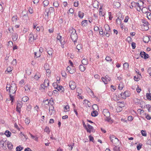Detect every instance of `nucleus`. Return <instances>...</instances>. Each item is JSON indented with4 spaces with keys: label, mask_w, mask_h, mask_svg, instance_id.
<instances>
[{
    "label": "nucleus",
    "mask_w": 151,
    "mask_h": 151,
    "mask_svg": "<svg viewBox=\"0 0 151 151\" xmlns=\"http://www.w3.org/2000/svg\"><path fill=\"white\" fill-rule=\"evenodd\" d=\"M82 45L81 44L78 45L76 47V49H77L79 51L82 48Z\"/></svg>",
    "instance_id": "79ce46f5"
},
{
    "label": "nucleus",
    "mask_w": 151,
    "mask_h": 151,
    "mask_svg": "<svg viewBox=\"0 0 151 151\" xmlns=\"http://www.w3.org/2000/svg\"><path fill=\"white\" fill-rule=\"evenodd\" d=\"M80 70L81 71H84L86 69V67L83 65H80L79 66Z\"/></svg>",
    "instance_id": "5701e85b"
},
{
    "label": "nucleus",
    "mask_w": 151,
    "mask_h": 151,
    "mask_svg": "<svg viewBox=\"0 0 151 151\" xmlns=\"http://www.w3.org/2000/svg\"><path fill=\"white\" fill-rule=\"evenodd\" d=\"M116 137L113 135H110V137L109 138H110V139H111V141L112 142H113V141L114 140L115 138Z\"/></svg>",
    "instance_id": "c9c22d12"
},
{
    "label": "nucleus",
    "mask_w": 151,
    "mask_h": 151,
    "mask_svg": "<svg viewBox=\"0 0 151 151\" xmlns=\"http://www.w3.org/2000/svg\"><path fill=\"white\" fill-rule=\"evenodd\" d=\"M98 112L94 110L91 113V115L92 116L95 117L98 115Z\"/></svg>",
    "instance_id": "6ab92c4d"
},
{
    "label": "nucleus",
    "mask_w": 151,
    "mask_h": 151,
    "mask_svg": "<svg viewBox=\"0 0 151 151\" xmlns=\"http://www.w3.org/2000/svg\"><path fill=\"white\" fill-rule=\"evenodd\" d=\"M147 18L149 19V18H151V13L149 12H148L147 13Z\"/></svg>",
    "instance_id": "680f3d73"
},
{
    "label": "nucleus",
    "mask_w": 151,
    "mask_h": 151,
    "mask_svg": "<svg viewBox=\"0 0 151 151\" xmlns=\"http://www.w3.org/2000/svg\"><path fill=\"white\" fill-rule=\"evenodd\" d=\"M56 89L60 91H61V92H63L64 90V88L61 86H59Z\"/></svg>",
    "instance_id": "f3484780"
},
{
    "label": "nucleus",
    "mask_w": 151,
    "mask_h": 151,
    "mask_svg": "<svg viewBox=\"0 0 151 151\" xmlns=\"http://www.w3.org/2000/svg\"><path fill=\"white\" fill-rule=\"evenodd\" d=\"M121 96H123L122 98L124 99H126V97H128L129 96L128 91H125L124 93H122L121 94Z\"/></svg>",
    "instance_id": "9b49d317"
},
{
    "label": "nucleus",
    "mask_w": 151,
    "mask_h": 151,
    "mask_svg": "<svg viewBox=\"0 0 151 151\" xmlns=\"http://www.w3.org/2000/svg\"><path fill=\"white\" fill-rule=\"evenodd\" d=\"M104 28L106 32H111V29L109 26L108 24H105L104 25Z\"/></svg>",
    "instance_id": "ddd939ff"
},
{
    "label": "nucleus",
    "mask_w": 151,
    "mask_h": 151,
    "mask_svg": "<svg viewBox=\"0 0 151 151\" xmlns=\"http://www.w3.org/2000/svg\"><path fill=\"white\" fill-rule=\"evenodd\" d=\"M99 14L100 16L103 17L105 14V13L104 12H102L100 10Z\"/></svg>",
    "instance_id": "e2e57ef3"
},
{
    "label": "nucleus",
    "mask_w": 151,
    "mask_h": 151,
    "mask_svg": "<svg viewBox=\"0 0 151 151\" xmlns=\"http://www.w3.org/2000/svg\"><path fill=\"white\" fill-rule=\"evenodd\" d=\"M89 140L90 141H91L93 142L94 138L92 136H91V135H90L89 136Z\"/></svg>",
    "instance_id": "774afa93"
},
{
    "label": "nucleus",
    "mask_w": 151,
    "mask_h": 151,
    "mask_svg": "<svg viewBox=\"0 0 151 151\" xmlns=\"http://www.w3.org/2000/svg\"><path fill=\"white\" fill-rule=\"evenodd\" d=\"M54 12V9L53 7H50L49 8L46 9L44 13L45 17L48 18L49 14H50L51 12Z\"/></svg>",
    "instance_id": "20e7f679"
},
{
    "label": "nucleus",
    "mask_w": 151,
    "mask_h": 151,
    "mask_svg": "<svg viewBox=\"0 0 151 151\" xmlns=\"http://www.w3.org/2000/svg\"><path fill=\"white\" fill-rule=\"evenodd\" d=\"M30 122V119H29L28 118H27L25 120V122L26 124H28Z\"/></svg>",
    "instance_id": "69168bd1"
},
{
    "label": "nucleus",
    "mask_w": 151,
    "mask_h": 151,
    "mask_svg": "<svg viewBox=\"0 0 151 151\" xmlns=\"http://www.w3.org/2000/svg\"><path fill=\"white\" fill-rule=\"evenodd\" d=\"M52 85L53 87L55 89H57V87L58 86V83L56 82H54L52 84Z\"/></svg>",
    "instance_id": "ea45409f"
},
{
    "label": "nucleus",
    "mask_w": 151,
    "mask_h": 151,
    "mask_svg": "<svg viewBox=\"0 0 151 151\" xmlns=\"http://www.w3.org/2000/svg\"><path fill=\"white\" fill-rule=\"evenodd\" d=\"M82 63L83 65H87L88 64L87 60L86 59L84 58L82 60Z\"/></svg>",
    "instance_id": "412c9836"
},
{
    "label": "nucleus",
    "mask_w": 151,
    "mask_h": 151,
    "mask_svg": "<svg viewBox=\"0 0 151 151\" xmlns=\"http://www.w3.org/2000/svg\"><path fill=\"white\" fill-rule=\"evenodd\" d=\"M4 134L8 137H10L12 134L11 132L8 130H6Z\"/></svg>",
    "instance_id": "dca6fc26"
},
{
    "label": "nucleus",
    "mask_w": 151,
    "mask_h": 151,
    "mask_svg": "<svg viewBox=\"0 0 151 151\" xmlns=\"http://www.w3.org/2000/svg\"><path fill=\"white\" fill-rule=\"evenodd\" d=\"M18 36V35L17 33H14L12 35V38L13 40L14 41H16L17 39Z\"/></svg>",
    "instance_id": "2eb2a0df"
},
{
    "label": "nucleus",
    "mask_w": 151,
    "mask_h": 151,
    "mask_svg": "<svg viewBox=\"0 0 151 151\" xmlns=\"http://www.w3.org/2000/svg\"><path fill=\"white\" fill-rule=\"evenodd\" d=\"M92 108L93 110L96 111L98 109V107L96 104H94L92 106Z\"/></svg>",
    "instance_id": "72a5a7b5"
},
{
    "label": "nucleus",
    "mask_w": 151,
    "mask_h": 151,
    "mask_svg": "<svg viewBox=\"0 0 151 151\" xmlns=\"http://www.w3.org/2000/svg\"><path fill=\"white\" fill-rule=\"evenodd\" d=\"M69 106L68 105L64 107V110L65 111H69Z\"/></svg>",
    "instance_id": "09e8293b"
},
{
    "label": "nucleus",
    "mask_w": 151,
    "mask_h": 151,
    "mask_svg": "<svg viewBox=\"0 0 151 151\" xmlns=\"http://www.w3.org/2000/svg\"><path fill=\"white\" fill-rule=\"evenodd\" d=\"M61 44V46L62 48L64 47V45L65 43L64 40L63 39L62 40H60V41Z\"/></svg>",
    "instance_id": "cd10ccee"
},
{
    "label": "nucleus",
    "mask_w": 151,
    "mask_h": 151,
    "mask_svg": "<svg viewBox=\"0 0 151 151\" xmlns=\"http://www.w3.org/2000/svg\"><path fill=\"white\" fill-rule=\"evenodd\" d=\"M101 79L105 84H107L108 81H110L111 80V78L107 75L105 77H102Z\"/></svg>",
    "instance_id": "423d86ee"
},
{
    "label": "nucleus",
    "mask_w": 151,
    "mask_h": 151,
    "mask_svg": "<svg viewBox=\"0 0 151 151\" xmlns=\"http://www.w3.org/2000/svg\"><path fill=\"white\" fill-rule=\"evenodd\" d=\"M29 134H30V136H31V138H32L33 139H35L36 140H37L38 139L37 137H35V136H33V135H32L31 133H29Z\"/></svg>",
    "instance_id": "8fccbe9b"
},
{
    "label": "nucleus",
    "mask_w": 151,
    "mask_h": 151,
    "mask_svg": "<svg viewBox=\"0 0 151 151\" xmlns=\"http://www.w3.org/2000/svg\"><path fill=\"white\" fill-rule=\"evenodd\" d=\"M142 22H143V23H144L145 24V26H147L149 24V23L148 22L145 20H143Z\"/></svg>",
    "instance_id": "de8ad7c7"
},
{
    "label": "nucleus",
    "mask_w": 151,
    "mask_h": 151,
    "mask_svg": "<svg viewBox=\"0 0 151 151\" xmlns=\"http://www.w3.org/2000/svg\"><path fill=\"white\" fill-rule=\"evenodd\" d=\"M105 59L108 62L111 61L112 60L111 58L109 56H106V58Z\"/></svg>",
    "instance_id": "58836bf2"
},
{
    "label": "nucleus",
    "mask_w": 151,
    "mask_h": 151,
    "mask_svg": "<svg viewBox=\"0 0 151 151\" xmlns=\"http://www.w3.org/2000/svg\"><path fill=\"white\" fill-rule=\"evenodd\" d=\"M132 46L133 49H134L136 47V43L134 42H132Z\"/></svg>",
    "instance_id": "4d7b16f0"
},
{
    "label": "nucleus",
    "mask_w": 151,
    "mask_h": 151,
    "mask_svg": "<svg viewBox=\"0 0 151 151\" xmlns=\"http://www.w3.org/2000/svg\"><path fill=\"white\" fill-rule=\"evenodd\" d=\"M141 10L142 12L144 13H147V12L148 11L147 8L145 7H143L142 8H141Z\"/></svg>",
    "instance_id": "bb28decb"
},
{
    "label": "nucleus",
    "mask_w": 151,
    "mask_h": 151,
    "mask_svg": "<svg viewBox=\"0 0 151 151\" xmlns=\"http://www.w3.org/2000/svg\"><path fill=\"white\" fill-rule=\"evenodd\" d=\"M73 68V66L70 67L68 66L67 68L66 69L70 73L73 74L76 71L75 69Z\"/></svg>",
    "instance_id": "1a4fd4ad"
},
{
    "label": "nucleus",
    "mask_w": 151,
    "mask_h": 151,
    "mask_svg": "<svg viewBox=\"0 0 151 151\" xmlns=\"http://www.w3.org/2000/svg\"><path fill=\"white\" fill-rule=\"evenodd\" d=\"M69 86L71 89L73 90L76 88V84L73 81H70L69 83Z\"/></svg>",
    "instance_id": "0eeeda50"
},
{
    "label": "nucleus",
    "mask_w": 151,
    "mask_h": 151,
    "mask_svg": "<svg viewBox=\"0 0 151 151\" xmlns=\"http://www.w3.org/2000/svg\"><path fill=\"white\" fill-rule=\"evenodd\" d=\"M129 19V17L128 16H127L125 17V19L124 20V22H127L128 21V20Z\"/></svg>",
    "instance_id": "6e6d98bb"
},
{
    "label": "nucleus",
    "mask_w": 151,
    "mask_h": 151,
    "mask_svg": "<svg viewBox=\"0 0 151 151\" xmlns=\"http://www.w3.org/2000/svg\"><path fill=\"white\" fill-rule=\"evenodd\" d=\"M49 1L48 0H45L43 2V4L45 7L47 6L49 4Z\"/></svg>",
    "instance_id": "c756f323"
},
{
    "label": "nucleus",
    "mask_w": 151,
    "mask_h": 151,
    "mask_svg": "<svg viewBox=\"0 0 151 151\" xmlns=\"http://www.w3.org/2000/svg\"><path fill=\"white\" fill-rule=\"evenodd\" d=\"M7 145L8 148L10 150L12 149L13 147V145L11 142L9 141H7Z\"/></svg>",
    "instance_id": "4468645a"
},
{
    "label": "nucleus",
    "mask_w": 151,
    "mask_h": 151,
    "mask_svg": "<svg viewBox=\"0 0 151 151\" xmlns=\"http://www.w3.org/2000/svg\"><path fill=\"white\" fill-rule=\"evenodd\" d=\"M53 6L56 8H58L59 6V4L57 1H55L53 3Z\"/></svg>",
    "instance_id": "f704fd0d"
},
{
    "label": "nucleus",
    "mask_w": 151,
    "mask_h": 151,
    "mask_svg": "<svg viewBox=\"0 0 151 151\" xmlns=\"http://www.w3.org/2000/svg\"><path fill=\"white\" fill-rule=\"evenodd\" d=\"M139 2L137 3V6L139 8V10H137V11H138L140 12V10L141 9V6L140 5V4H139V3H141L142 4H143V3L142 1H139Z\"/></svg>",
    "instance_id": "b1692460"
},
{
    "label": "nucleus",
    "mask_w": 151,
    "mask_h": 151,
    "mask_svg": "<svg viewBox=\"0 0 151 151\" xmlns=\"http://www.w3.org/2000/svg\"><path fill=\"white\" fill-rule=\"evenodd\" d=\"M41 55L40 54H37V52H35V57H36L37 58L40 57Z\"/></svg>",
    "instance_id": "603ef678"
},
{
    "label": "nucleus",
    "mask_w": 151,
    "mask_h": 151,
    "mask_svg": "<svg viewBox=\"0 0 151 151\" xmlns=\"http://www.w3.org/2000/svg\"><path fill=\"white\" fill-rule=\"evenodd\" d=\"M24 80L23 79H22L19 82V84L21 86H23V85L24 84Z\"/></svg>",
    "instance_id": "864d4df0"
},
{
    "label": "nucleus",
    "mask_w": 151,
    "mask_h": 151,
    "mask_svg": "<svg viewBox=\"0 0 151 151\" xmlns=\"http://www.w3.org/2000/svg\"><path fill=\"white\" fill-rule=\"evenodd\" d=\"M12 94H11V93H10V100H11L12 102H13V100H14L13 96L12 95Z\"/></svg>",
    "instance_id": "bf43d9fd"
},
{
    "label": "nucleus",
    "mask_w": 151,
    "mask_h": 151,
    "mask_svg": "<svg viewBox=\"0 0 151 151\" xmlns=\"http://www.w3.org/2000/svg\"><path fill=\"white\" fill-rule=\"evenodd\" d=\"M87 20H85L82 21L81 24L83 26H86L87 25Z\"/></svg>",
    "instance_id": "c85d7f7f"
},
{
    "label": "nucleus",
    "mask_w": 151,
    "mask_h": 151,
    "mask_svg": "<svg viewBox=\"0 0 151 151\" xmlns=\"http://www.w3.org/2000/svg\"><path fill=\"white\" fill-rule=\"evenodd\" d=\"M45 131L47 133H49L50 132L49 128L48 127H46L45 129Z\"/></svg>",
    "instance_id": "3c124183"
},
{
    "label": "nucleus",
    "mask_w": 151,
    "mask_h": 151,
    "mask_svg": "<svg viewBox=\"0 0 151 151\" xmlns=\"http://www.w3.org/2000/svg\"><path fill=\"white\" fill-rule=\"evenodd\" d=\"M118 108L119 109L120 108V110H122V108L124 107L125 106V104H124V102H118Z\"/></svg>",
    "instance_id": "f8f14e48"
},
{
    "label": "nucleus",
    "mask_w": 151,
    "mask_h": 151,
    "mask_svg": "<svg viewBox=\"0 0 151 151\" xmlns=\"http://www.w3.org/2000/svg\"><path fill=\"white\" fill-rule=\"evenodd\" d=\"M41 75L40 74L37 73L34 76V78L36 80H38V79L40 78Z\"/></svg>",
    "instance_id": "a211bd4d"
},
{
    "label": "nucleus",
    "mask_w": 151,
    "mask_h": 151,
    "mask_svg": "<svg viewBox=\"0 0 151 151\" xmlns=\"http://www.w3.org/2000/svg\"><path fill=\"white\" fill-rule=\"evenodd\" d=\"M74 6L76 7H77L78 6V1H75L74 4Z\"/></svg>",
    "instance_id": "052dcab7"
},
{
    "label": "nucleus",
    "mask_w": 151,
    "mask_h": 151,
    "mask_svg": "<svg viewBox=\"0 0 151 151\" xmlns=\"http://www.w3.org/2000/svg\"><path fill=\"white\" fill-rule=\"evenodd\" d=\"M142 144H139V145L137 146V148L138 150H139L142 147Z\"/></svg>",
    "instance_id": "13d9d810"
},
{
    "label": "nucleus",
    "mask_w": 151,
    "mask_h": 151,
    "mask_svg": "<svg viewBox=\"0 0 151 151\" xmlns=\"http://www.w3.org/2000/svg\"><path fill=\"white\" fill-rule=\"evenodd\" d=\"M12 64L15 65L17 64V60L16 59H14L12 62Z\"/></svg>",
    "instance_id": "5fc2aeb1"
},
{
    "label": "nucleus",
    "mask_w": 151,
    "mask_h": 151,
    "mask_svg": "<svg viewBox=\"0 0 151 151\" xmlns=\"http://www.w3.org/2000/svg\"><path fill=\"white\" fill-rule=\"evenodd\" d=\"M69 32L71 33L70 37L72 41L74 42H76L78 39V36L77 34L76 33V30L72 28V29H70Z\"/></svg>",
    "instance_id": "f03ea898"
},
{
    "label": "nucleus",
    "mask_w": 151,
    "mask_h": 151,
    "mask_svg": "<svg viewBox=\"0 0 151 151\" xmlns=\"http://www.w3.org/2000/svg\"><path fill=\"white\" fill-rule=\"evenodd\" d=\"M114 4H115V5L117 7H118L120 6V4L118 2H115L114 3Z\"/></svg>",
    "instance_id": "0e129e2a"
},
{
    "label": "nucleus",
    "mask_w": 151,
    "mask_h": 151,
    "mask_svg": "<svg viewBox=\"0 0 151 151\" xmlns=\"http://www.w3.org/2000/svg\"><path fill=\"white\" fill-rule=\"evenodd\" d=\"M17 16L16 15L14 16H13L12 18V21L13 22H16L17 21Z\"/></svg>",
    "instance_id": "473e14b6"
},
{
    "label": "nucleus",
    "mask_w": 151,
    "mask_h": 151,
    "mask_svg": "<svg viewBox=\"0 0 151 151\" xmlns=\"http://www.w3.org/2000/svg\"><path fill=\"white\" fill-rule=\"evenodd\" d=\"M132 5L133 7H136L137 5V3H135L134 1L131 2Z\"/></svg>",
    "instance_id": "338daca9"
},
{
    "label": "nucleus",
    "mask_w": 151,
    "mask_h": 151,
    "mask_svg": "<svg viewBox=\"0 0 151 151\" xmlns=\"http://www.w3.org/2000/svg\"><path fill=\"white\" fill-rule=\"evenodd\" d=\"M54 106H52L51 105L50 106H49V111H52L53 112L54 111Z\"/></svg>",
    "instance_id": "a18cd8bd"
},
{
    "label": "nucleus",
    "mask_w": 151,
    "mask_h": 151,
    "mask_svg": "<svg viewBox=\"0 0 151 151\" xmlns=\"http://www.w3.org/2000/svg\"><path fill=\"white\" fill-rule=\"evenodd\" d=\"M116 22L117 24H121L122 22V20L119 17H118L116 19Z\"/></svg>",
    "instance_id": "4c0bfd02"
},
{
    "label": "nucleus",
    "mask_w": 151,
    "mask_h": 151,
    "mask_svg": "<svg viewBox=\"0 0 151 151\" xmlns=\"http://www.w3.org/2000/svg\"><path fill=\"white\" fill-rule=\"evenodd\" d=\"M23 147H20V146L17 147L16 148V151H20L23 149Z\"/></svg>",
    "instance_id": "a19ab883"
},
{
    "label": "nucleus",
    "mask_w": 151,
    "mask_h": 151,
    "mask_svg": "<svg viewBox=\"0 0 151 151\" xmlns=\"http://www.w3.org/2000/svg\"><path fill=\"white\" fill-rule=\"evenodd\" d=\"M37 36H35L33 34H30L29 36V42L30 43H32L34 40H36Z\"/></svg>",
    "instance_id": "39448f33"
},
{
    "label": "nucleus",
    "mask_w": 151,
    "mask_h": 151,
    "mask_svg": "<svg viewBox=\"0 0 151 151\" xmlns=\"http://www.w3.org/2000/svg\"><path fill=\"white\" fill-rule=\"evenodd\" d=\"M134 103L137 104H139L140 103V100L137 98L134 99Z\"/></svg>",
    "instance_id": "393cba45"
},
{
    "label": "nucleus",
    "mask_w": 151,
    "mask_h": 151,
    "mask_svg": "<svg viewBox=\"0 0 151 151\" xmlns=\"http://www.w3.org/2000/svg\"><path fill=\"white\" fill-rule=\"evenodd\" d=\"M48 54L52 56L53 50L52 48H50L47 51Z\"/></svg>",
    "instance_id": "a878e982"
},
{
    "label": "nucleus",
    "mask_w": 151,
    "mask_h": 151,
    "mask_svg": "<svg viewBox=\"0 0 151 151\" xmlns=\"http://www.w3.org/2000/svg\"><path fill=\"white\" fill-rule=\"evenodd\" d=\"M141 134L142 136H146L147 135L146 132L145 130H142L141 131Z\"/></svg>",
    "instance_id": "37998d69"
},
{
    "label": "nucleus",
    "mask_w": 151,
    "mask_h": 151,
    "mask_svg": "<svg viewBox=\"0 0 151 151\" xmlns=\"http://www.w3.org/2000/svg\"><path fill=\"white\" fill-rule=\"evenodd\" d=\"M84 14L83 12L81 11H79L78 12V16L80 18L82 19L83 17Z\"/></svg>",
    "instance_id": "4be33fe9"
},
{
    "label": "nucleus",
    "mask_w": 151,
    "mask_h": 151,
    "mask_svg": "<svg viewBox=\"0 0 151 151\" xmlns=\"http://www.w3.org/2000/svg\"><path fill=\"white\" fill-rule=\"evenodd\" d=\"M29 98L27 96H25L22 97V101L24 102H26L29 100Z\"/></svg>",
    "instance_id": "7c9ffc66"
},
{
    "label": "nucleus",
    "mask_w": 151,
    "mask_h": 151,
    "mask_svg": "<svg viewBox=\"0 0 151 151\" xmlns=\"http://www.w3.org/2000/svg\"><path fill=\"white\" fill-rule=\"evenodd\" d=\"M140 54L141 57L144 59H147L149 58V55L144 51L141 52Z\"/></svg>",
    "instance_id": "6e6552de"
},
{
    "label": "nucleus",
    "mask_w": 151,
    "mask_h": 151,
    "mask_svg": "<svg viewBox=\"0 0 151 151\" xmlns=\"http://www.w3.org/2000/svg\"><path fill=\"white\" fill-rule=\"evenodd\" d=\"M24 88L25 91L30 90V87L29 84H27L25 85Z\"/></svg>",
    "instance_id": "2f4dec72"
},
{
    "label": "nucleus",
    "mask_w": 151,
    "mask_h": 151,
    "mask_svg": "<svg viewBox=\"0 0 151 151\" xmlns=\"http://www.w3.org/2000/svg\"><path fill=\"white\" fill-rule=\"evenodd\" d=\"M17 89L16 85L13 81L11 85L8 84L6 86V91H9L11 94L15 93Z\"/></svg>",
    "instance_id": "f257e3e1"
},
{
    "label": "nucleus",
    "mask_w": 151,
    "mask_h": 151,
    "mask_svg": "<svg viewBox=\"0 0 151 151\" xmlns=\"http://www.w3.org/2000/svg\"><path fill=\"white\" fill-rule=\"evenodd\" d=\"M147 98L148 99H149L150 100H151V95L149 93H147L146 94Z\"/></svg>",
    "instance_id": "49530a36"
},
{
    "label": "nucleus",
    "mask_w": 151,
    "mask_h": 151,
    "mask_svg": "<svg viewBox=\"0 0 151 151\" xmlns=\"http://www.w3.org/2000/svg\"><path fill=\"white\" fill-rule=\"evenodd\" d=\"M150 39L149 37L146 36L144 38L143 41L147 43L149 42L150 41Z\"/></svg>",
    "instance_id": "aec40b11"
},
{
    "label": "nucleus",
    "mask_w": 151,
    "mask_h": 151,
    "mask_svg": "<svg viewBox=\"0 0 151 151\" xmlns=\"http://www.w3.org/2000/svg\"><path fill=\"white\" fill-rule=\"evenodd\" d=\"M49 81L48 79H45L44 80V83L41 85V87L43 88V86L47 87L49 85Z\"/></svg>",
    "instance_id": "9d476101"
},
{
    "label": "nucleus",
    "mask_w": 151,
    "mask_h": 151,
    "mask_svg": "<svg viewBox=\"0 0 151 151\" xmlns=\"http://www.w3.org/2000/svg\"><path fill=\"white\" fill-rule=\"evenodd\" d=\"M5 142L3 141H0V147L2 148H3L4 147V146L5 145H4Z\"/></svg>",
    "instance_id": "e433bc0d"
},
{
    "label": "nucleus",
    "mask_w": 151,
    "mask_h": 151,
    "mask_svg": "<svg viewBox=\"0 0 151 151\" xmlns=\"http://www.w3.org/2000/svg\"><path fill=\"white\" fill-rule=\"evenodd\" d=\"M119 141V140L116 138V137L115 138L114 140L113 141V142H112L114 144H116V143L118 142Z\"/></svg>",
    "instance_id": "c03bdc74"
},
{
    "label": "nucleus",
    "mask_w": 151,
    "mask_h": 151,
    "mask_svg": "<svg viewBox=\"0 0 151 151\" xmlns=\"http://www.w3.org/2000/svg\"><path fill=\"white\" fill-rule=\"evenodd\" d=\"M103 114L106 118L105 119V120L108 122L111 121V118L110 117V114L108 110L107 109H104L103 111Z\"/></svg>",
    "instance_id": "7ed1b4c3"
}]
</instances>
